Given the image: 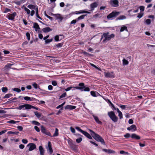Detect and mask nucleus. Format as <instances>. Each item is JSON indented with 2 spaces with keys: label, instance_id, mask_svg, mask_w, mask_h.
Masks as SVG:
<instances>
[{
  "label": "nucleus",
  "instance_id": "1",
  "mask_svg": "<svg viewBox=\"0 0 155 155\" xmlns=\"http://www.w3.org/2000/svg\"><path fill=\"white\" fill-rule=\"evenodd\" d=\"M109 32H107L106 33H104L101 36V39L104 38L103 41L105 42L107 41H109L111 38H114L115 37L114 34H111L109 35Z\"/></svg>",
  "mask_w": 155,
  "mask_h": 155
},
{
  "label": "nucleus",
  "instance_id": "2",
  "mask_svg": "<svg viewBox=\"0 0 155 155\" xmlns=\"http://www.w3.org/2000/svg\"><path fill=\"white\" fill-rule=\"evenodd\" d=\"M108 115L111 120L114 122H116L118 120V117L115 115L113 111L108 112Z\"/></svg>",
  "mask_w": 155,
  "mask_h": 155
},
{
  "label": "nucleus",
  "instance_id": "3",
  "mask_svg": "<svg viewBox=\"0 0 155 155\" xmlns=\"http://www.w3.org/2000/svg\"><path fill=\"white\" fill-rule=\"evenodd\" d=\"M92 137L97 141L101 142L104 145H105L104 140L99 134L96 133L94 135H92Z\"/></svg>",
  "mask_w": 155,
  "mask_h": 155
},
{
  "label": "nucleus",
  "instance_id": "4",
  "mask_svg": "<svg viewBox=\"0 0 155 155\" xmlns=\"http://www.w3.org/2000/svg\"><path fill=\"white\" fill-rule=\"evenodd\" d=\"M120 14V12L116 11H113L110 13L107 16V18L108 19H111L113 18L116 17Z\"/></svg>",
  "mask_w": 155,
  "mask_h": 155
},
{
  "label": "nucleus",
  "instance_id": "5",
  "mask_svg": "<svg viewBox=\"0 0 155 155\" xmlns=\"http://www.w3.org/2000/svg\"><path fill=\"white\" fill-rule=\"evenodd\" d=\"M41 131L42 133L50 137H52V136L50 132L48 130H47L46 128L43 126H41Z\"/></svg>",
  "mask_w": 155,
  "mask_h": 155
},
{
  "label": "nucleus",
  "instance_id": "6",
  "mask_svg": "<svg viewBox=\"0 0 155 155\" xmlns=\"http://www.w3.org/2000/svg\"><path fill=\"white\" fill-rule=\"evenodd\" d=\"M104 75L105 77L107 78H114L115 77V74L113 71L104 72Z\"/></svg>",
  "mask_w": 155,
  "mask_h": 155
},
{
  "label": "nucleus",
  "instance_id": "7",
  "mask_svg": "<svg viewBox=\"0 0 155 155\" xmlns=\"http://www.w3.org/2000/svg\"><path fill=\"white\" fill-rule=\"evenodd\" d=\"M110 4L113 7H117L119 6V2L117 0H110Z\"/></svg>",
  "mask_w": 155,
  "mask_h": 155
},
{
  "label": "nucleus",
  "instance_id": "8",
  "mask_svg": "<svg viewBox=\"0 0 155 155\" xmlns=\"http://www.w3.org/2000/svg\"><path fill=\"white\" fill-rule=\"evenodd\" d=\"M84 85V84L83 83H79L78 84L79 86L75 87V89L80 90L82 91L83 89L85 87Z\"/></svg>",
  "mask_w": 155,
  "mask_h": 155
},
{
  "label": "nucleus",
  "instance_id": "9",
  "mask_svg": "<svg viewBox=\"0 0 155 155\" xmlns=\"http://www.w3.org/2000/svg\"><path fill=\"white\" fill-rule=\"evenodd\" d=\"M51 15L55 17L57 19H59L60 21H61L63 19V17H62L60 14H54L51 13Z\"/></svg>",
  "mask_w": 155,
  "mask_h": 155
},
{
  "label": "nucleus",
  "instance_id": "10",
  "mask_svg": "<svg viewBox=\"0 0 155 155\" xmlns=\"http://www.w3.org/2000/svg\"><path fill=\"white\" fill-rule=\"evenodd\" d=\"M17 13L16 12H14L13 13L10 14L7 16V18L9 20H13L15 19V17Z\"/></svg>",
  "mask_w": 155,
  "mask_h": 155
},
{
  "label": "nucleus",
  "instance_id": "11",
  "mask_svg": "<svg viewBox=\"0 0 155 155\" xmlns=\"http://www.w3.org/2000/svg\"><path fill=\"white\" fill-rule=\"evenodd\" d=\"M29 146L30 147L28 149V150L29 151H31L35 149L36 148V145L33 143H29L28 145L27 146Z\"/></svg>",
  "mask_w": 155,
  "mask_h": 155
},
{
  "label": "nucleus",
  "instance_id": "12",
  "mask_svg": "<svg viewBox=\"0 0 155 155\" xmlns=\"http://www.w3.org/2000/svg\"><path fill=\"white\" fill-rule=\"evenodd\" d=\"M98 5L97 3L96 2H95L91 4L90 6L91 10L89 11H93L94 10L95 8H96L97 7Z\"/></svg>",
  "mask_w": 155,
  "mask_h": 155
},
{
  "label": "nucleus",
  "instance_id": "13",
  "mask_svg": "<svg viewBox=\"0 0 155 155\" xmlns=\"http://www.w3.org/2000/svg\"><path fill=\"white\" fill-rule=\"evenodd\" d=\"M127 129L128 130H131L132 132H134L137 130V127L134 124L132 125L130 127H128Z\"/></svg>",
  "mask_w": 155,
  "mask_h": 155
},
{
  "label": "nucleus",
  "instance_id": "14",
  "mask_svg": "<svg viewBox=\"0 0 155 155\" xmlns=\"http://www.w3.org/2000/svg\"><path fill=\"white\" fill-rule=\"evenodd\" d=\"M24 99L26 101H39V100L36 99L34 97H30L28 96H26L24 97Z\"/></svg>",
  "mask_w": 155,
  "mask_h": 155
},
{
  "label": "nucleus",
  "instance_id": "15",
  "mask_svg": "<svg viewBox=\"0 0 155 155\" xmlns=\"http://www.w3.org/2000/svg\"><path fill=\"white\" fill-rule=\"evenodd\" d=\"M28 8L31 9H35V11L37 10V9H38V7L36 5H33L32 4H29L28 6Z\"/></svg>",
  "mask_w": 155,
  "mask_h": 155
},
{
  "label": "nucleus",
  "instance_id": "16",
  "mask_svg": "<svg viewBox=\"0 0 155 155\" xmlns=\"http://www.w3.org/2000/svg\"><path fill=\"white\" fill-rule=\"evenodd\" d=\"M12 65H13V64L8 63L4 67V70L6 71H8L10 69L12 68L11 67Z\"/></svg>",
  "mask_w": 155,
  "mask_h": 155
},
{
  "label": "nucleus",
  "instance_id": "17",
  "mask_svg": "<svg viewBox=\"0 0 155 155\" xmlns=\"http://www.w3.org/2000/svg\"><path fill=\"white\" fill-rule=\"evenodd\" d=\"M76 108V106L69 105H67L64 107V109L65 110L69 109L70 110H72L75 109Z\"/></svg>",
  "mask_w": 155,
  "mask_h": 155
},
{
  "label": "nucleus",
  "instance_id": "18",
  "mask_svg": "<svg viewBox=\"0 0 155 155\" xmlns=\"http://www.w3.org/2000/svg\"><path fill=\"white\" fill-rule=\"evenodd\" d=\"M13 2L18 5H20L25 2V0H15Z\"/></svg>",
  "mask_w": 155,
  "mask_h": 155
},
{
  "label": "nucleus",
  "instance_id": "19",
  "mask_svg": "<svg viewBox=\"0 0 155 155\" xmlns=\"http://www.w3.org/2000/svg\"><path fill=\"white\" fill-rule=\"evenodd\" d=\"M130 137L133 139L139 140L140 139V136L137 135L135 134H132Z\"/></svg>",
  "mask_w": 155,
  "mask_h": 155
},
{
  "label": "nucleus",
  "instance_id": "20",
  "mask_svg": "<svg viewBox=\"0 0 155 155\" xmlns=\"http://www.w3.org/2000/svg\"><path fill=\"white\" fill-rule=\"evenodd\" d=\"M48 147L50 154H51L53 152V150L52 148L51 144L50 141H49L48 143Z\"/></svg>",
  "mask_w": 155,
  "mask_h": 155
},
{
  "label": "nucleus",
  "instance_id": "21",
  "mask_svg": "<svg viewBox=\"0 0 155 155\" xmlns=\"http://www.w3.org/2000/svg\"><path fill=\"white\" fill-rule=\"evenodd\" d=\"M91 95L94 97H97L100 95V94L97 92L94 91H91L90 92Z\"/></svg>",
  "mask_w": 155,
  "mask_h": 155
},
{
  "label": "nucleus",
  "instance_id": "22",
  "mask_svg": "<svg viewBox=\"0 0 155 155\" xmlns=\"http://www.w3.org/2000/svg\"><path fill=\"white\" fill-rule=\"evenodd\" d=\"M93 116L97 123L100 125H101L102 124V122L99 120V118L97 116H95L94 115H93Z\"/></svg>",
  "mask_w": 155,
  "mask_h": 155
},
{
  "label": "nucleus",
  "instance_id": "23",
  "mask_svg": "<svg viewBox=\"0 0 155 155\" xmlns=\"http://www.w3.org/2000/svg\"><path fill=\"white\" fill-rule=\"evenodd\" d=\"M52 30V29L48 27L42 29V31L44 33L48 32Z\"/></svg>",
  "mask_w": 155,
  "mask_h": 155
},
{
  "label": "nucleus",
  "instance_id": "24",
  "mask_svg": "<svg viewBox=\"0 0 155 155\" xmlns=\"http://www.w3.org/2000/svg\"><path fill=\"white\" fill-rule=\"evenodd\" d=\"M103 151L108 153H115V151L113 150H111L110 149H103Z\"/></svg>",
  "mask_w": 155,
  "mask_h": 155
},
{
  "label": "nucleus",
  "instance_id": "25",
  "mask_svg": "<svg viewBox=\"0 0 155 155\" xmlns=\"http://www.w3.org/2000/svg\"><path fill=\"white\" fill-rule=\"evenodd\" d=\"M83 134L88 138L89 139H92V137L87 132L84 131L83 133Z\"/></svg>",
  "mask_w": 155,
  "mask_h": 155
},
{
  "label": "nucleus",
  "instance_id": "26",
  "mask_svg": "<svg viewBox=\"0 0 155 155\" xmlns=\"http://www.w3.org/2000/svg\"><path fill=\"white\" fill-rule=\"evenodd\" d=\"M33 28H35V30L37 31L38 29H40V28L37 23H35L33 24Z\"/></svg>",
  "mask_w": 155,
  "mask_h": 155
},
{
  "label": "nucleus",
  "instance_id": "27",
  "mask_svg": "<svg viewBox=\"0 0 155 155\" xmlns=\"http://www.w3.org/2000/svg\"><path fill=\"white\" fill-rule=\"evenodd\" d=\"M39 149L41 154H44L45 150L41 146L39 147Z\"/></svg>",
  "mask_w": 155,
  "mask_h": 155
},
{
  "label": "nucleus",
  "instance_id": "28",
  "mask_svg": "<svg viewBox=\"0 0 155 155\" xmlns=\"http://www.w3.org/2000/svg\"><path fill=\"white\" fill-rule=\"evenodd\" d=\"M126 18V17L125 15H121L120 16L118 17L116 19V21L118 20H121L125 19Z\"/></svg>",
  "mask_w": 155,
  "mask_h": 155
},
{
  "label": "nucleus",
  "instance_id": "29",
  "mask_svg": "<svg viewBox=\"0 0 155 155\" xmlns=\"http://www.w3.org/2000/svg\"><path fill=\"white\" fill-rule=\"evenodd\" d=\"M83 13H87L90 14L91 12H89L85 11L84 10H80L78 12L76 13V14H81Z\"/></svg>",
  "mask_w": 155,
  "mask_h": 155
},
{
  "label": "nucleus",
  "instance_id": "30",
  "mask_svg": "<svg viewBox=\"0 0 155 155\" xmlns=\"http://www.w3.org/2000/svg\"><path fill=\"white\" fill-rule=\"evenodd\" d=\"M58 130V128H56L55 129V133H54L52 137L58 136L59 135Z\"/></svg>",
  "mask_w": 155,
  "mask_h": 155
},
{
  "label": "nucleus",
  "instance_id": "31",
  "mask_svg": "<svg viewBox=\"0 0 155 155\" xmlns=\"http://www.w3.org/2000/svg\"><path fill=\"white\" fill-rule=\"evenodd\" d=\"M32 106L29 104H24V107H25V109L26 110L31 109L32 108Z\"/></svg>",
  "mask_w": 155,
  "mask_h": 155
},
{
  "label": "nucleus",
  "instance_id": "32",
  "mask_svg": "<svg viewBox=\"0 0 155 155\" xmlns=\"http://www.w3.org/2000/svg\"><path fill=\"white\" fill-rule=\"evenodd\" d=\"M64 90L66 91H68L71 90H74L75 89V87H68L67 88H64Z\"/></svg>",
  "mask_w": 155,
  "mask_h": 155
},
{
  "label": "nucleus",
  "instance_id": "33",
  "mask_svg": "<svg viewBox=\"0 0 155 155\" xmlns=\"http://www.w3.org/2000/svg\"><path fill=\"white\" fill-rule=\"evenodd\" d=\"M128 31L127 28V27L126 26H124L122 27L120 29V32H122L124 31Z\"/></svg>",
  "mask_w": 155,
  "mask_h": 155
},
{
  "label": "nucleus",
  "instance_id": "34",
  "mask_svg": "<svg viewBox=\"0 0 155 155\" xmlns=\"http://www.w3.org/2000/svg\"><path fill=\"white\" fill-rule=\"evenodd\" d=\"M70 146L72 150H77V147L73 143H71L70 144Z\"/></svg>",
  "mask_w": 155,
  "mask_h": 155
},
{
  "label": "nucleus",
  "instance_id": "35",
  "mask_svg": "<svg viewBox=\"0 0 155 155\" xmlns=\"http://www.w3.org/2000/svg\"><path fill=\"white\" fill-rule=\"evenodd\" d=\"M87 14L82 15L77 18V19L78 21L79 20L83 19L84 18L85 16H87Z\"/></svg>",
  "mask_w": 155,
  "mask_h": 155
},
{
  "label": "nucleus",
  "instance_id": "36",
  "mask_svg": "<svg viewBox=\"0 0 155 155\" xmlns=\"http://www.w3.org/2000/svg\"><path fill=\"white\" fill-rule=\"evenodd\" d=\"M118 106L120 107L122 110H125L126 108H128V107H127V105L119 104L118 105Z\"/></svg>",
  "mask_w": 155,
  "mask_h": 155
},
{
  "label": "nucleus",
  "instance_id": "37",
  "mask_svg": "<svg viewBox=\"0 0 155 155\" xmlns=\"http://www.w3.org/2000/svg\"><path fill=\"white\" fill-rule=\"evenodd\" d=\"M35 15L37 18L41 20H42V18L39 15V12L38 9H37V10L35 11Z\"/></svg>",
  "mask_w": 155,
  "mask_h": 155
},
{
  "label": "nucleus",
  "instance_id": "38",
  "mask_svg": "<svg viewBox=\"0 0 155 155\" xmlns=\"http://www.w3.org/2000/svg\"><path fill=\"white\" fill-rule=\"evenodd\" d=\"M13 94H12L9 93L8 94H6L5 95V96L3 97L4 98H9L10 97L12 96Z\"/></svg>",
  "mask_w": 155,
  "mask_h": 155
},
{
  "label": "nucleus",
  "instance_id": "39",
  "mask_svg": "<svg viewBox=\"0 0 155 155\" xmlns=\"http://www.w3.org/2000/svg\"><path fill=\"white\" fill-rule=\"evenodd\" d=\"M107 102L109 103L110 105H111V107L115 110H116V108L114 106V105L112 104L111 101L108 99H107Z\"/></svg>",
  "mask_w": 155,
  "mask_h": 155
},
{
  "label": "nucleus",
  "instance_id": "40",
  "mask_svg": "<svg viewBox=\"0 0 155 155\" xmlns=\"http://www.w3.org/2000/svg\"><path fill=\"white\" fill-rule=\"evenodd\" d=\"M123 64L124 65H127L129 63V62L127 60L124 59L122 60Z\"/></svg>",
  "mask_w": 155,
  "mask_h": 155
},
{
  "label": "nucleus",
  "instance_id": "41",
  "mask_svg": "<svg viewBox=\"0 0 155 155\" xmlns=\"http://www.w3.org/2000/svg\"><path fill=\"white\" fill-rule=\"evenodd\" d=\"M31 123L32 124H34V125H35L37 126H39L40 125V124L35 120H33L31 121Z\"/></svg>",
  "mask_w": 155,
  "mask_h": 155
},
{
  "label": "nucleus",
  "instance_id": "42",
  "mask_svg": "<svg viewBox=\"0 0 155 155\" xmlns=\"http://www.w3.org/2000/svg\"><path fill=\"white\" fill-rule=\"evenodd\" d=\"M18 121H15L14 120H10L7 122V123L12 124H14L17 123V122H18Z\"/></svg>",
  "mask_w": 155,
  "mask_h": 155
},
{
  "label": "nucleus",
  "instance_id": "43",
  "mask_svg": "<svg viewBox=\"0 0 155 155\" xmlns=\"http://www.w3.org/2000/svg\"><path fill=\"white\" fill-rule=\"evenodd\" d=\"M34 113L36 117H37L38 118H40L41 117V114L39 113L37 111L35 112Z\"/></svg>",
  "mask_w": 155,
  "mask_h": 155
},
{
  "label": "nucleus",
  "instance_id": "44",
  "mask_svg": "<svg viewBox=\"0 0 155 155\" xmlns=\"http://www.w3.org/2000/svg\"><path fill=\"white\" fill-rule=\"evenodd\" d=\"M19 132L18 131L13 132L12 131H9L8 132V134H18Z\"/></svg>",
  "mask_w": 155,
  "mask_h": 155
},
{
  "label": "nucleus",
  "instance_id": "45",
  "mask_svg": "<svg viewBox=\"0 0 155 155\" xmlns=\"http://www.w3.org/2000/svg\"><path fill=\"white\" fill-rule=\"evenodd\" d=\"M2 91L4 93H6L8 91V89L7 87H2Z\"/></svg>",
  "mask_w": 155,
  "mask_h": 155
},
{
  "label": "nucleus",
  "instance_id": "46",
  "mask_svg": "<svg viewBox=\"0 0 155 155\" xmlns=\"http://www.w3.org/2000/svg\"><path fill=\"white\" fill-rule=\"evenodd\" d=\"M24 107V104L23 105H20L18 107H17L16 108V109H18L19 110H21L23 108V110H25V109L23 108Z\"/></svg>",
  "mask_w": 155,
  "mask_h": 155
},
{
  "label": "nucleus",
  "instance_id": "47",
  "mask_svg": "<svg viewBox=\"0 0 155 155\" xmlns=\"http://www.w3.org/2000/svg\"><path fill=\"white\" fill-rule=\"evenodd\" d=\"M67 95V93L66 92L63 93L60 96L59 99H61L62 98L64 97Z\"/></svg>",
  "mask_w": 155,
  "mask_h": 155
},
{
  "label": "nucleus",
  "instance_id": "48",
  "mask_svg": "<svg viewBox=\"0 0 155 155\" xmlns=\"http://www.w3.org/2000/svg\"><path fill=\"white\" fill-rule=\"evenodd\" d=\"M90 91V89L89 87H86L85 86V87L83 89L82 91Z\"/></svg>",
  "mask_w": 155,
  "mask_h": 155
},
{
  "label": "nucleus",
  "instance_id": "49",
  "mask_svg": "<svg viewBox=\"0 0 155 155\" xmlns=\"http://www.w3.org/2000/svg\"><path fill=\"white\" fill-rule=\"evenodd\" d=\"M76 129L78 131L81 133L82 134L84 132V130H82L81 128H80L79 127H75Z\"/></svg>",
  "mask_w": 155,
  "mask_h": 155
},
{
  "label": "nucleus",
  "instance_id": "50",
  "mask_svg": "<svg viewBox=\"0 0 155 155\" xmlns=\"http://www.w3.org/2000/svg\"><path fill=\"white\" fill-rule=\"evenodd\" d=\"M24 9L25 11L28 14H29L30 13V11L29 9H28L26 7H25L24 8Z\"/></svg>",
  "mask_w": 155,
  "mask_h": 155
},
{
  "label": "nucleus",
  "instance_id": "51",
  "mask_svg": "<svg viewBox=\"0 0 155 155\" xmlns=\"http://www.w3.org/2000/svg\"><path fill=\"white\" fill-rule=\"evenodd\" d=\"M13 90L18 93H19L21 91V90L18 88H15L13 89Z\"/></svg>",
  "mask_w": 155,
  "mask_h": 155
},
{
  "label": "nucleus",
  "instance_id": "52",
  "mask_svg": "<svg viewBox=\"0 0 155 155\" xmlns=\"http://www.w3.org/2000/svg\"><path fill=\"white\" fill-rule=\"evenodd\" d=\"M11 11V10L10 9L7 8H6L5 9L4 11V12L5 13H6L9 12H10Z\"/></svg>",
  "mask_w": 155,
  "mask_h": 155
},
{
  "label": "nucleus",
  "instance_id": "53",
  "mask_svg": "<svg viewBox=\"0 0 155 155\" xmlns=\"http://www.w3.org/2000/svg\"><path fill=\"white\" fill-rule=\"evenodd\" d=\"M143 15V13H140L138 14L137 17L139 18H142Z\"/></svg>",
  "mask_w": 155,
  "mask_h": 155
},
{
  "label": "nucleus",
  "instance_id": "54",
  "mask_svg": "<svg viewBox=\"0 0 155 155\" xmlns=\"http://www.w3.org/2000/svg\"><path fill=\"white\" fill-rule=\"evenodd\" d=\"M54 39L56 41H58L60 40L59 35H56L54 38Z\"/></svg>",
  "mask_w": 155,
  "mask_h": 155
},
{
  "label": "nucleus",
  "instance_id": "55",
  "mask_svg": "<svg viewBox=\"0 0 155 155\" xmlns=\"http://www.w3.org/2000/svg\"><path fill=\"white\" fill-rule=\"evenodd\" d=\"M63 43H59L56 45V46L58 48L61 47L63 45Z\"/></svg>",
  "mask_w": 155,
  "mask_h": 155
},
{
  "label": "nucleus",
  "instance_id": "56",
  "mask_svg": "<svg viewBox=\"0 0 155 155\" xmlns=\"http://www.w3.org/2000/svg\"><path fill=\"white\" fill-rule=\"evenodd\" d=\"M82 140V139L81 137L78 138L76 140V142L78 143H80Z\"/></svg>",
  "mask_w": 155,
  "mask_h": 155
},
{
  "label": "nucleus",
  "instance_id": "57",
  "mask_svg": "<svg viewBox=\"0 0 155 155\" xmlns=\"http://www.w3.org/2000/svg\"><path fill=\"white\" fill-rule=\"evenodd\" d=\"M118 116L120 119H121L123 118V114L121 112L118 113Z\"/></svg>",
  "mask_w": 155,
  "mask_h": 155
},
{
  "label": "nucleus",
  "instance_id": "58",
  "mask_svg": "<svg viewBox=\"0 0 155 155\" xmlns=\"http://www.w3.org/2000/svg\"><path fill=\"white\" fill-rule=\"evenodd\" d=\"M26 36L27 37V39L28 40H29L30 39V34L29 32H27L26 33Z\"/></svg>",
  "mask_w": 155,
  "mask_h": 155
},
{
  "label": "nucleus",
  "instance_id": "59",
  "mask_svg": "<svg viewBox=\"0 0 155 155\" xmlns=\"http://www.w3.org/2000/svg\"><path fill=\"white\" fill-rule=\"evenodd\" d=\"M63 109V107H61L58 111V112L56 113L57 115H59L60 114L61 112V111Z\"/></svg>",
  "mask_w": 155,
  "mask_h": 155
},
{
  "label": "nucleus",
  "instance_id": "60",
  "mask_svg": "<svg viewBox=\"0 0 155 155\" xmlns=\"http://www.w3.org/2000/svg\"><path fill=\"white\" fill-rule=\"evenodd\" d=\"M22 142L25 144H26L28 143V141L27 139H24L22 140Z\"/></svg>",
  "mask_w": 155,
  "mask_h": 155
},
{
  "label": "nucleus",
  "instance_id": "61",
  "mask_svg": "<svg viewBox=\"0 0 155 155\" xmlns=\"http://www.w3.org/2000/svg\"><path fill=\"white\" fill-rule=\"evenodd\" d=\"M140 10L141 12H143L144 10L145 7L143 6H140L139 7Z\"/></svg>",
  "mask_w": 155,
  "mask_h": 155
},
{
  "label": "nucleus",
  "instance_id": "62",
  "mask_svg": "<svg viewBox=\"0 0 155 155\" xmlns=\"http://www.w3.org/2000/svg\"><path fill=\"white\" fill-rule=\"evenodd\" d=\"M130 134L127 133L126 134L124 135V137L126 138H128L130 137Z\"/></svg>",
  "mask_w": 155,
  "mask_h": 155
},
{
  "label": "nucleus",
  "instance_id": "63",
  "mask_svg": "<svg viewBox=\"0 0 155 155\" xmlns=\"http://www.w3.org/2000/svg\"><path fill=\"white\" fill-rule=\"evenodd\" d=\"M146 23L147 25H150L151 23V20L150 19H147L146 20Z\"/></svg>",
  "mask_w": 155,
  "mask_h": 155
},
{
  "label": "nucleus",
  "instance_id": "64",
  "mask_svg": "<svg viewBox=\"0 0 155 155\" xmlns=\"http://www.w3.org/2000/svg\"><path fill=\"white\" fill-rule=\"evenodd\" d=\"M33 87L35 89H37L38 88V84L35 83H34L32 84Z\"/></svg>",
  "mask_w": 155,
  "mask_h": 155
}]
</instances>
